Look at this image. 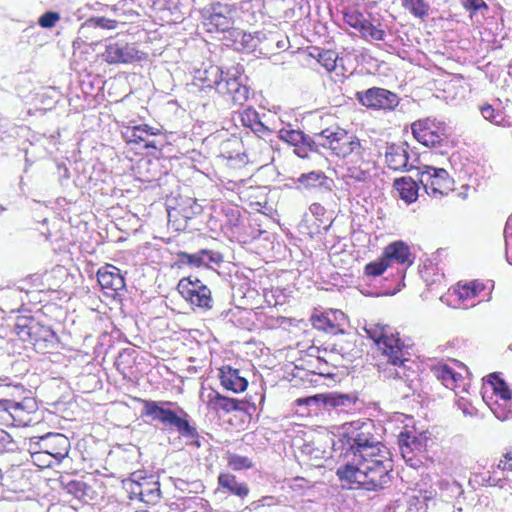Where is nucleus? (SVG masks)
Segmentation results:
<instances>
[{"mask_svg":"<svg viewBox=\"0 0 512 512\" xmlns=\"http://www.w3.org/2000/svg\"><path fill=\"white\" fill-rule=\"evenodd\" d=\"M360 458L356 462H347L338 467L336 475L341 482L358 484L363 489L377 491L391 481L392 464L389 460L375 457Z\"/></svg>","mask_w":512,"mask_h":512,"instance_id":"nucleus-1","label":"nucleus"},{"mask_svg":"<svg viewBox=\"0 0 512 512\" xmlns=\"http://www.w3.org/2000/svg\"><path fill=\"white\" fill-rule=\"evenodd\" d=\"M131 400L142 405L140 417L148 418L146 422L155 425L161 424L163 430H176L182 437L189 440L190 445L201 447L199 433L189 423L188 415L183 409H180V413L183 415L181 416L171 409L173 403L169 401H154L137 397H132Z\"/></svg>","mask_w":512,"mask_h":512,"instance_id":"nucleus-2","label":"nucleus"},{"mask_svg":"<svg viewBox=\"0 0 512 512\" xmlns=\"http://www.w3.org/2000/svg\"><path fill=\"white\" fill-rule=\"evenodd\" d=\"M318 144L334 157L347 159L362 146L361 140L351 131L333 125L315 133Z\"/></svg>","mask_w":512,"mask_h":512,"instance_id":"nucleus-3","label":"nucleus"},{"mask_svg":"<svg viewBox=\"0 0 512 512\" xmlns=\"http://www.w3.org/2000/svg\"><path fill=\"white\" fill-rule=\"evenodd\" d=\"M366 333L382 351V354L388 358L389 363L401 366L407 361L403 355L404 342L399 333L394 332L391 327L374 324L366 329Z\"/></svg>","mask_w":512,"mask_h":512,"instance_id":"nucleus-4","label":"nucleus"},{"mask_svg":"<svg viewBox=\"0 0 512 512\" xmlns=\"http://www.w3.org/2000/svg\"><path fill=\"white\" fill-rule=\"evenodd\" d=\"M411 130L414 138L423 146L429 148H440L448 139L444 123L435 119H419L412 123Z\"/></svg>","mask_w":512,"mask_h":512,"instance_id":"nucleus-5","label":"nucleus"},{"mask_svg":"<svg viewBox=\"0 0 512 512\" xmlns=\"http://www.w3.org/2000/svg\"><path fill=\"white\" fill-rule=\"evenodd\" d=\"M419 180L425 192L432 198L440 199L454 190V180L443 168L425 165Z\"/></svg>","mask_w":512,"mask_h":512,"instance_id":"nucleus-6","label":"nucleus"},{"mask_svg":"<svg viewBox=\"0 0 512 512\" xmlns=\"http://www.w3.org/2000/svg\"><path fill=\"white\" fill-rule=\"evenodd\" d=\"M177 290L193 309L209 310L212 308L211 290L198 278L188 276L180 279Z\"/></svg>","mask_w":512,"mask_h":512,"instance_id":"nucleus-7","label":"nucleus"},{"mask_svg":"<svg viewBox=\"0 0 512 512\" xmlns=\"http://www.w3.org/2000/svg\"><path fill=\"white\" fill-rule=\"evenodd\" d=\"M355 97L362 106L372 110L393 111L400 103L396 93L380 87L358 91Z\"/></svg>","mask_w":512,"mask_h":512,"instance_id":"nucleus-8","label":"nucleus"},{"mask_svg":"<svg viewBox=\"0 0 512 512\" xmlns=\"http://www.w3.org/2000/svg\"><path fill=\"white\" fill-rule=\"evenodd\" d=\"M358 401L356 393L327 392L299 398L298 405L314 406L316 409L351 408Z\"/></svg>","mask_w":512,"mask_h":512,"instance_id":"nucleus-9","label":"nucleus"},{"mask_svg":"<svg viewBox=\"0 0 512 512\" xmlns=\"http://www.w3.org/2000/svg\"><path fill=\"white\" fill-rule=\"evenodd\" d=\"M256 389L253 393H246L242 399H234L227 398L221 396L218 392L212 389V386H209L211 390L209 396L212 393H215L214 396V404L215 407H220L226 411H234V410H246L249 411L252 409L255 412L259 405H262L265 400V394L263 386H254Z\"/></svg>","mask_w":512,"mask_h":512,"instance_id":"nucleus-10","label":"nucleus"},{"mask_svg":"<svg viewBox=\"0 0 512 512\" xmlns=\"http://www.w3.org/2000/svg\"><path fill=\"white\" fill-rule=\"evenodd\" d=\"M236 9L228 4L216 3L211 6L203 24L209 33L226 32L234 25Z\"/></svg>","mask_w":512,"mask_h":512,"instance_id":"nucleus-11","label":"nucleus"},{"mask_svg":"<svg viewBox=\"0 0 512 512\" xmlns=\"http://www.w3.org/2000/svg\"><path fill=\"white\" fill-rule=\"evenodd\" d=\"M366 149L361 146L354 154H350L345 162V177L356 182H367L371 178L373 164L365 158Z\"/></svg>","mask_w":512,"mask_h":512,"instance_id":"nucleus-12","label":"nucleus"},{"mask_svg":"<svg viewBox=\"0 0 512 512\" xmlns=\"http://www.w3.org/2000/svg\"><path fill=\"white\" fill-rule=\"evenodd\" d=\"M218 94L230 98L235 104L243 105L249 98V88L242 84L239 75L228 70L223 76Z\"/></svg>","mask_w":512,"mask_h":512,"instance_id":"nucleus-13","label":"nucleus"},{"mask_svg":"<svg viewBox=\"0 0 512 512\" xmlns=\"http://www.w3.org/2000/svg\"><path fill=\"white\" fill-rule=\"evenodd\" d=\"M346 315L341 310H327L320 314L311 316L312 326L326 333L340 334L344 332L343 326L346 322Z\"/></svg>","mask_w":512,"mask_h":512,"instance_id":"nucleus-14","label":"nucleus"},{"mask_svg":"<svg viewBox=\"0 0 512 512\" xmlns=\"http://www.w3.org/2000/svg\"><path fill=\"white\" fill-rule=\"evenodd\" d=\"M381 255L389 267L395 263L397 265L408 268L414 263V257L411 248L406 242L402 240L389 243L384 247Z\"/></svg>","mask_w":512,"mask_h":512,"instance_id":"nucleus-15","label":"nucleus"},{"mask_svg":"<svg viewBox=\"0 0 512 512\" xmlns=\"http://www.w3.org/2000/svg\"><path fill=\"white\" fill-rule=\"evenodd\" d=\"M37 445L44 453L51 455L58 461H61L68 455L70 441L63 434L48 433L39 439Z\"/></svg>","mask_w":512,"mask_h":512,"instance_id":"nucleus-16","label":"nucleus"},{"mask_svg":"<svg viewBox=\"0 0 512 512\" xmlns=\"http://www.w3.org/2000/svg\"><path fill=\"white\" fill-rule=\"evenodd\" d=\"M377 444L374 437L370 434L363 432L352 433L347 438V445H349V449L353 452L351 462L358 461L359 455L364 456V458L377 456L375 452V450H378L376 448Z\"/></svg>","mask_w":512,"mask_h":512,"instance_id":"nucleus-17","label":"nucleus"},{"mask_svg":"<svg viewBox=\"0 0 512 512\" xmlns=\"http://www.w3.org/2000/svg\"><path fill=\"white\" fill-rule=\"evenodd\" d=\"M102 57L108 64L131 63L139 59L137 49L133 45L123 42L108 44Z\"/></svg>","mask_w":512,"mask_h":512,"instance_id":"nucleus-18","label":"nucleus"},{"mask_svg":"<svg viewBox=\"0 0 512 512\" xmlns=\"http://www.w3.org/2000/svg\"><path fill=\"white\" fill-rule=\"evenodd\" d=\"M97 281L107 295H114L125 286L120 270L111 264H106L98 270Z\"/></svg>","mask_w":512,"mask_h":512,"instance_id":"nucleus-19","label":"nucleus"},{"mask_svg":"<svg viewBox=\"0 0 512 512\" xmlns=\"http://www.w3.org/2000/svg\"><path fill=\"white\" fill-rule=\"evenodd\" d=\"M60 484L66 494L73 496L83 503H89L95 499L96 492L94 489L82 480L62 479Z\"/></svg>","mask_w":512,"mask_h":512,"instance_id":"nucleus-20","label":"nucleus"},{"mask_svg":"<svg viewBox=\"0 0 512 512\" xmlns=\"http://www.w3.org/2000/svg\"><path fill=\"white\" fill-rule=\"evenodd\" d=\"M385 162L391 170H408L409 155L404 145L391 144L385 152Z\"/></svg>","mask_w":512,"mask_h":512,"instance_id":"nucleus-21","label":"nucleus"},{"mask_svg":"<svg viewBox=\"0 0 512 512\" xmlns=\"http://www.w3.org/2000/svg\"><path fill=\"white\" fill-rule=\"evenodd\" d=\"M393 186L400 199L411 204L418 199L419 185L411 177L404 176L394 180Z\"/></svg>","mask_w":512,"mask_h":512,"instance_id":"nucleus-22","label":"nucleus"},{"mask_svg":"<svg viewBox=\"0 0 512 512\" xmlns=\"http://www.w3.org/2000/svg\"><path fill=\"white\" fill-rule=\"evenodd\" d=\"M219 488L235 495L239 498H245L249 494V487L245 482H239L235 475L230 473H220L218 476Z\"/></svg>","mask_w":512,"mask_h":512,"instance_id":"nucleus-23","label":"nucleus"},{"mask_svg":"<svg viewBox=\"0 0 512 512\" xmlns=\"http://www.w3.org/2000/svg\"><path fill=\"white\" fill-rule=\"evenodd\" d=\"M309 56L317 61L327 72L335 71L338 67L339 54L332 49L311 47Z\"/></svg>","mask_w":512,"mask_h":512,"instance_id":"nucleus-24","label":"nucleus"},{"mask_svg":"<svg viewBox=\"0 0 512 512\" xmlns=\"http://www.w3.org/2000/svg\"><path fill=\"white\" fill-rule=\"evenodd\" d=\"M224 74L225 72H223L221 67L210 65L204 69L197 78L200 83V88L202 90L214 89L218 93Z\"/></svg>","mask_w":512,"mask_h":512,"instance_id":"nucleus-25","label":"nucleus"},{"mask_svg":"<svg viewBox=\"0 0 512 512\" xmlns=\"http://www.w3.org/2000/svg\"><path fill=\"white\" fill-rule=\"evenodd\" d=\"M486 285L480 280H471L467 282H458L455 286L454 292L459 299L466 301L478 297L484 290Z\"/></svg>","mask_w":512,"mask_h":512,"instance_id":"nucleus-26","label":"nucleus"},{"mask_svg":"<svg viewBox=\"0 0 512 512\" xmlns=\"http://www.w3.org/2000/svg\"><path fill=\"white\" fill-rule=\"evenodd\" d=\"M238 118L244 127L256 134L269 132V129L260 121L258 112L251 107L238 112Z\"/></svg>","mask_w":512,"mask_h":512,"instance_id":"nucleus-27","label":"nucleus"},{"mask_svg":"<svg viewBox=\"0 0 512 512\" xmlns=\"http://www.w3.org/2000/svg\"><path fill=\"white\" fill-rule=\"evenodd\" d=\"M36 321L32 317L18 316L14 324V332L23 342L33 340V333Z\"/></svg>","mask_w":512,"mask_h":512,"instance_id":"nucleus-28","label":"nucleus"},{"mask_svg":"<svg viewBox=\"0 0 512 512\" xmlns=\"http://www.w3.org/2000/svg\"><path fill=\"white\" fill-rule=\"evenodd\" d=\"M279 138L295 147L308 146L311 147L313 140L305 135L301 130L282 128L279 131Z\"/></svg>","mask_w":512,"mask_h":512,"instance_id":"nucleus-29","label":"nucleus"},{"mask_svg":"<svg viewBox=\"0 0 512 512\" xmlns=\"http://www.w3.org/2000/svg\"><path fill=\"white\" fill-rule=\"evenodd\" d=\"M486 388L487 386H482L480 393L483 401L488 405H490V400H492L494 396L496 397L495 403L498 402V399L507 402L512 398V391L509 389V386H489L490 396H488L489 390Z\"/></svg>","mask_w":512,"mask_h":512,"instance_id":"nucleus-30","label":"nucleus"},{"mask_svg":"<svg viewBox=\"0 0 512 512\" xmlns=\"http://www.w3.org/2000/svg\"><path fill=\"white\" fill-rule=\"evenodd\" d=\"M401 6L415 18L421 20L429 15L430 5L425 0H401Z\"/></svg>","mask_w":512,"mask_h":512,"instance_id":"nucleus-31","label":"nucleus"},{"mask_svg":"<svg viewBox=\"0 0 512 512\" xmlns=\"http://www.w3.org/2000/svg\"><path fill=\"white\" fill-rule=\"evenodd\" d=\"M55 340H58V336L50 327L36 322L33 340L30 341V344L39 346L43 342L46 345L47 343H53Z\"/></svg>","mask_w":512,"mask_h":512,"instance_id":"nucleus-32","label":"nucleus"},{"mask_svg":"<svg viewBox=\"0 0 512 512\" xmlns=\"http://www.w3.org/2000/svg\"><path fill=\"white\" fill-rule=\"evenodd\" d=\"M220 384H248L247 379L241 375L239 369H235L230 365H223L219 368Z\"/></svg>","mask_w":512,"mask_h":512,"instance_id":"nucleus-33","label":"nucleus"},{"mask_svg":"<svg viewBox=\"0 0 512 512\" xmlns=\"http://www.w3.org/2000/svg\"><path fill=\"white\" fill-rule=\"evenodd\" d=\"M144 129L141 125L129 127L125 132L126 142L136 145L143 143L145 148H157L154 142H148Z\"/></svg>","mask_w":512,"mask_h":512,"instance_id":"nucleus-34","label":"nucleus"},{"mask_svg":"<svg viewBox=\"0 0 512 512\" xmlns=\"http://www.w3.org/2000/svg\"><path fill=\"white\" fill-rule=\"evenodd\" d=\"M139 495L144 502L155 504L161 498L160 483L155 481L141 484Z\"/></svg>","mask_w":512,"mask_h":512,"instance_id":"nucleus-35","label":"nucleus"},{"mask_svg":"<svg viewBox=\"0 0 512 512\" xmlns=\"http://www.w3.org/2000/svg\"><path fill=\"white\" fill-rule=\"evenodd\" d=\"M432 371L436 378L441 381H451L454 383L463 381L461 373L454 371L447 364H438L432 368Z\"/></svg>","mask_w":512,"mask_h":512,"instance_id":"nucleus-36","label":"nucleus"},{"mask_svg":"<svg viewBox=\"0 0 512 512\" xmlns=\"http://www.w3.org/2000/svg\"><path fill=\"white\" fill-rule=\"evenodd\" d=\"M326 178L323 172L311 171L301 174L298 178V183L306 189H311L315 188L317 184H323Z\"/></svg>","mask_w":512,"mask_h":512,"instance_id":"nucleus-37","label":"nucleus"},{"mask_svg":"<svg viewBox=\"0 0 512 512\" xmlns=\"http://www.w3.org/2000/svg\"><path fill=\"white\" fill-rule=\"evenodd\" d=\"M389 268L387 262L384 260L382 255L374 261L367 263L364 266L363 273L367 277H378L384 274V272Z\"/></svg>","mask_w":512,"mask_h":512,"instance_id":"nucleus-38","label":"nucleus"},{"mask_svg":"<svg viewBox=\"0 0 512 512\" xmlns=\"http://www.w3.org/2000/svg\"><path fill=\"white\" fill-rule=\"evenodd\" d=\"M399 444L403 457H405V449L421 450L422 440L412 435L410 432H401L399 435Z\"/></svg>","mask_w":512,"mask_h":512,"instance_id":"nucleus-39","label":"nucleus"},{"mask_svg":"<svg viewBox=\"0 0 512 512\" xmlns=\"http://www.w3.org/2000/svg\"><path fill=\"white\" fill-rule=\"evenodd\" d=\"M227 462L228 466L235 471L250 469L253 467V462L250 458L230 452L227 453Z\"/></svg>","mask_w":512,"mask_h":512,"instance_id":"nucleus-40","label":"nucleus"},{"mask_svg":"<svg viewBox=\"0 0 512 512\" xmlns=\"http://www.w3.org/2000/svg\"><path fill=\"white\" fill-rule=\"evenodd\" d=\"M364 14L354 8H346L343 10V21L353 29L361 28L363 24Z\"/></svg>","mask_w":512,"mask_h":512,"instance_id":"nucleus-41","label":"nucleus"},{"mask_svg":"<svg viewBox=\"0 0 512 512\" xmlns=\"http://www.w3.org/2000/svg\"><path fill=\"white\" fill-rule=\"evenodd\" d=\"M35 406L36 403L33 399H25L23 402H14L7 399L0 400V410L4 411H9L11 408L32 410Z\"/></svg>","mask_w":512,"mask_h":512,"instance_id":"nucleus-42","label":"nucleus"},{"mask_svg":"<svg viewBox=\"0 0 512 512\" xmlns=\"http://www.w3.org/2000/svg\"><path fill=\"white\" fill-rule=\"evenodd\" d=\"M87 24L95 28H101L105 30H114L118 26V22L115 19L101 17H91L87 20Z\"/></svg>","mask_w":512,"mask_h":512,"instance_id":"nucleus-43","label":"nucleus"},{"mask_svg":"<svg viewBox=\"0 0 512 512\" xmlns=\"http://www.w3.org/2000/svg\"><path fill=\"white\" fill-rule=\"evenodd\" d=\"M177 257L182 264L191 267H200L204 265L203 258H201L200 251L194 254L180 251L177 253Z\"/></svg>","mask_w":512,"mask_h":512,"instance_id":"nucleus-44","label":"nucleus"},{"mask_svg":"<svg viewBox=\"0 0 512 512\" xmlns=\"http://www.w3.org/2000/svg\"><path fill=\"white\" fill-rule=\"evenodd\" d=\"M462 7L470 13L476 14L479 11H488L489 6L484 0H459Z\"/></svg>","mask_w":512,"mask_h":512,"instance_id":"nucleus-45","label":"nucleus"},{"mask_svg":"<svg viewBox=\"0 0 512 512\" xmlns=\"http://www.w3.org/2000/svg\"><path fill=\"white\" fill-rule=\"evenodd\" d=\"M226 226L229 229L238 227L241 224V212L237 207H228L224 210Z\"/></svg>","mask_w":512,"mask_h":512,"instance_id":"nucleus-46","label":"nucleus"},{"mask_svg":"<svg viewBox=\"0 0 512 512\" xmlns=\"http://www.w3.org/2000/svg\"><path fill=\"white\" fill-rule=\"evenodd\" d=\"M366 33L363 37L374 41H384L386 38V32L381 23L377 25L372 23Z\"/></svg>","mask_w":512,"mask_h":512,"instance_id":"nucleus-47","label":"nucleus"},{"mask_svg":"<svg viewBox=\"0 0 512 512\" xmlns=\"http://www.w3.org/2000/svg\"><path fill=\"white\" fill-rule=\"evenodd\" d=\"M60 15L57 12L48 11L44 13L38 20V24L42 28H52L59 21Z\"/></svg>","mask_w":512,"mask_h":512,"instance_id":"nucleus-48","label":"nucleus"},{"mask_svg":"<svg viewBox=\"0 0 512 512\" xmlns=\"http://www.w3.org/2000/svg\"><path fill=\"white\" fill-rule=\"evenodd\" d=\"M200 255L201 258H203L205 266L210 264H219L222 261L221 255L213 250L202 249L200 250Z\"/></svg>","mask_w":512,"mask_h":512,"instance_id":"nucleus-49","label":"nucleus"},{"mask_svg":"<svg viewBox=\"0 0 512 512\" xmlns=\"http://www.w3.org/2000/svg\"><path fill=\"white\" fill-rule=\"evenodd\" d=\"M276 505V500L273 496H264L261 499L251 503L252 509L257 511L262 507H270Z\"/></svg>","mask_w":512,"mask_h":512,"instance_id":"nucleus-50","label":"nucleus"},{"mask_svg":"<svg viewBox=\"0 0 512 512\" xmlns=\"http://www.w3.org/2000/svg\"><path fill=\"white\" fill-rule=\"evenodd\" d=\"M480 111H481L482 116L486 120H489L490 122L496 121L497 115H496V111L492 105L484 104L483 106H481Z\"/></svg>","mask_w":512,"mask_h":512,"instance_id":"nucleus-51","label":"nucleus"},{"mask_svg":"<svg viewBox=\"0 0 512 512\" xmlns=\"http://www.w3.org/2000/svg\"><path fill=\"white\" fill-rule=\"evenodd\" d=\"M56 278V270L53 269L50 272H45L43 274V279L47 283V290L56 291L60 286L57 283H51L52 280Z\"/></svg>","mask_w":512,"mask_h":512,"instance_id":"nucleus-52","label":"nucleus"},{"mask_svg":"<svg viewBox=\"0 0 512 512\" xmlns=\"http://www.w3.org/2000/svg\"><path fill=\"white\" fill-rule=\"evenodd\" d=\"M483 384H506L497 372L491 373L483 378Z\"/></svg>","mask_w":512,"mask_h":512,"instance_id":"nucleus-53","label":"nucleus"},{"mask_svg":"<svg viewBox=\"0 0 512 512\" xmlns=\"http://www.w3.org/2000/svg\"><path fill=\"white\" fill-rule=\"evenodd\" d=\"M11 440V436L5 430L0 428V450L5 444L9 443Z\"/></svg>","mask_w":512,"mask_h":512,"instance_id":"nucleus-54","label":"nucleus"},{"mask_svg":"<svg viewBox=\"0 0 512 512\" xmlns=\"http://www.w3.org/2000/svg\"><path fill=\"white\" fill-rule=\"evenodd\" d=\"M141 126H142L143 128H145L144 130H145V135H146V137H147L148 135L156 136V135L161 134V130H160L159 128L151 127V126H149V125H147V124H141Z\"/></svg>","mask_w":512,"mask_h":512,"instance_id":"nucleus-55","label":"nucleus"},{"mask_svg":"<svg viewBox=\"0 0 512 512\" xmlns=\"http://www.w3.org/2000/svg\"><path fill=\"white\" fill-rule=\"evenodd\" d=\"M371 24L372 23L364 17L363 24H361V28H357L356 30L359 31L363 37L365 34H367L366 32Z\"/></svg>","mask_w":512,"mask_h":512,"instance_id":"nucleus-56","label":"nucleus"},{"mask_svg":"<svg viewBox=\"0 0 512 512\" xmlns=\"http://www.w3.org/2000/svg\"><path fill=\"white\" fill-rule=\"evenodd\" d=\"M224 387L227 388L228 390L235 392V393H243V392H246V390L249 386H224Z\"/></svg>","mask_w":512,"mask_h":512,"instance_id":"nucleus-57","label":"nucleus"},{"mask_svg":"<svg viewBox=\"0 0 512 512\" xmlns=\"http://www.w3.org/2000/svg\"><path fill=\"white\" fill-rule=\"evenodd\" d=\"M498 468L502 469L503 471H512V463L501 460L498 464Z\"/></svg>","mask_w":512,"mask_h":512,"instance_id":"nucleus-58","label":"nucleus"},{"mask_svg":"<svg viewBox=\"0 0 512 512\" xmlns=\"http://www.w3.org/2000/svg\"><path fill=\"white\" fill-rule=\"evenodd\" d=\"M454 387L459 389L458 391H455V394L457 395L458 393H468V388L470 386L462 385V386H454Z\"/></svg>","mask_w":512,"mask_h":512,"instance_id":"nucleus-59","label":"nucleus"},{"mask_svg":"<svg viewBox=\"0 0 512 512\" xmlns=\"http://www.w3.org/2000/svg\"><path fill=\"white\" fill-rule=\"evenodd\" d=\"M489 480L492 482V485L499 486L501 488L503 487L501 479L496 480L495 478L490 477Z\"/></svg>","mask_w":512,"mask_h":512,"instance_id":"nucleus-60","label":"nucleus"},{"mask_svg":"<svg viewBox=\"0 0 512 512\" xmlns=\"http://www.w3.org/2000/svg\"><path fill=\"white\" fill-rule=\"evenodd\" d=\"M459 407L462 409V411L465 415H472V412L469 410V408L466 405H464L462 407L461 404L459 403Z\"/></svg>","mask_w":512,"mask_h":512,"instance_id":"nucleus-61","label":"nucleus"},{"mask_svg":"<svg viewBox=\"0 0 512 512\" xmlns=\"http://www.w3.org/2000/svg\"><path fill=\"white\" fill-rule=\"evenodd\" d=\"M412 451H413V450L405 449V457H404V458L406 459V461L411 460V458H407V454H409V453H410V452H412Z\"/></svg>","mask_w":512,"mask_h":512,"instance_id":"nucleus-62","label":"nucleus"},{"mask_svg":"<svg viewBox=\"0 0 512 512\" xmlns=\"http://www.w3.org/2000/svg\"><path fill=\"white\" fill-rule=\"evenodd\" d=\"M505 458H506L507 460H509V461H510V460H512V455H511V453H506V454H505Z\"/></svg>","mask_w":512,"mask_h":512,"instance_id":"nucleus-63","label":"nucleus"},{"mask_svg":"<svg viewBox=\"0 0 512 512\" xmlns=\"http://www.w3.org/2000/svg\"><path fill=\"white\" fill-rule=\"evenodd\" d=\"M245 37H249V38H251V35H250V34L243 33V38H245Z\"/></svg>","mask_w":512,"mask_h":512,"instance_id":"nucleus-64","label":"nucleus"}]
</instances>
